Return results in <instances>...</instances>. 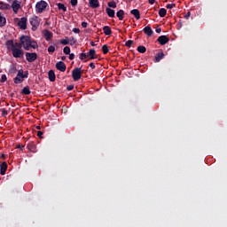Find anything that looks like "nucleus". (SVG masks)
<instances>
[{"mask_svg": "<svg viewBox=\"0 0 227 227\" xmlns=\"http://www.w3.org/2000/svg\"><path fill=\"white\" fill-rule=\"evenodd\" d=\"M20 42L25 51H29L30 49H38V43L31 40L29 35H21L20 37Z\"/></svg>", "mask_w": 227, "mask_h": 227, "instance_id": "1", "label": "nucleus"}, {"mask_svg": "<svg viewBox=\"0 0 227 227\" xmlns=\"http://www.w3.org/2000/svg\"><path fill=\"white\" fill-rule=\"evenodd\" d=\"M82 74H84V70H82V67H75L72 71V77L74 82H77L82 77Z\"/></svg>", "mask_w": 227, "mask_h": 227, "instance_id": "2", "label": "nucleus"}, {"mask_svg": "<svg viewBox=\"0 0 227 227\" xmlns=\"http://www.w3.org/2000/svg\"><path fill=\"white\" fill-rule=\"evenodd\" d=\"M7 49H22V43H14L13 40H8L5 43Z\"/></svg>", "mask_w": 227, "mask_h": 227, "instance_id": "3", "label": "nucleus"}, {"mask_svg": "<svg viewBox=\"0 0 227 227\" xmlns=\"http://www.w3.org/2000/svg\"><path fill=\"white\" fill-rule=\"evenodd\" d=\"M47 6H49V4H47V2L41 0L40 2H38L35 4V9H36V12L37 13H43V10H45V8H47Z\"/></svg>", "mask_w": 227, "mask_h": 227, "instance_id": "4", "label": "nucleus"}, {"mask_svg": "<svg viewBox=\"0 0 227 227\" xmlns=\"http://www.w3.org/2000/svg\"><path fill=\"white\" fill-rule=\"evenodd\" d=\"M25 56H26V59H27V61H28V63H33V62L36 61V59L38 58V54H36V52H26Z\"/></svg>", "mask_w": 227, "mask_h": 227, "instance_id": "5", "label": "nucleus"}, {"mask_svg": "<svg viewBox=\"0 0 227 227\" xmlns=\"http://www.w3.org/2000/svg\"><path fill=\"white\" fill-rule=\"evenodd\" d=\"M14 84H20L24 81V70L20 69L13 79Z\"/></svg>", "mask_w": 227, "mask_h": 227, "instance_id": "6", "label": "nucleus"}, {"mask_svg": "<svg viewBox=\"0 0 227 227\" xmlns=\"http://www.w3.org/2000/svg\"><path fill=\"white\" fill-rule=\"evenodd\" d=\"M13 58H24V51L22 49L11 48Z\"/></svg>", "mask_w": 227, "mask_h": 227, "instance_id": "7", "label": "nucleus"}, {"mask_svg": "<svg viewBox=\"0 0 227 227\" xmlns=\"http://www.w3.org/2000/svg\"><path fill=\"white\" fill-rule=\"evenodd\" d=\"M30 25L32 26V29L33 31H35V29H36V27H38V26H40V20L38 19L37 16H34L29 20Z\"/></svg>", "mask_w": 227, "mask_h": 227, "instance_id": "8", "label": "nucleus"}, {"mask_svg": "<svg viewBox=\"0 0 227 227\" xmlns=\"http://www.w3.org/2000/svg\"><path fill=\"white\" fill-rule=\"evenodd\" d=\"M87 58H89L87 61H91L92 59H98V55H97V51H95L94 49H90L89 52H87Z\"/></svg>", "mask_w": 227, "mask_h": 227, "instance_id": "9", "label": "nucleus"}, {"mask_svg": "<svg viewBox=\"0 0 227 227\" xmlns=\"http://www.w3.org/2000/svg\"><path fill=\"white\" fill-rule=\"evenodd\" d=\"M19 27H20L23 31L27 29V18L22 17L18 22Z\"/></svg>", "mask_w": 227, "mask_h": 227, "instance_id": "10", "label": "nucleus"}, {"mask_svg": "<svg viewBox=\"0 0 227 227\" xmlns=\"http://www.w3.org/2000/svg\"><path fill=\"white\" fill-rule=\"evenodd\" d=\"M55 67L59 72H67V65L63 61L57 62Z\"/></svg>", "mask_w": 227, "mask_h": 227, "instance_id": "11", "label": "nucleus"}, {"mask_svg": "<svg viewBox=\"0 0 227 227\" xmlns=\"http://www.w3.org/2000/svg\"><path fill=\"white\" fill-rule=\"evenodd\" d=\"M14 13H19V10H20V2L14 0L11 5Z\"/></svg>", "mask_w": 227, "mask_h": 227, "instance_id": "12", "label": "nucleus"}, {"mask_svg": "<svg viewBox=\"0 0 227 227\" xmlns=\"http://www.w3.org/2000/svg\"><path fill=\"white\" fill-rule=\"evenodd\" d=\"M157 42H159L160 45H166L169 42V37L167 35H160L158 37Z\"/></svg>", "mask_w": 227, "mask_h": 227, "instance_id": "13", "label": "nucleus"}, {"mask_svg": "<svg viewBox=\"0 0 227 227\" xmlns=\"http://www.w3.org/2000/svg\"><path fill=\"white\" fill-rule=\"evenodd\" d=\"M8 169V164L6 163V161H4L1 165H0V175L4 176L6 175V170Z\"/></svg>", "mask_w": 227, "mask_h": 227, "instance_id": "14", "label": "nucleus"}, {"mask_svg": "<svg viewBox=\"0 0 227 227\" xmlns=\"http://www.w3.org/2000/svg\"><path fill=\"white\" fill-rule=\"evenodd\" d=\"M89 4L90 6V8H98V6H100V3L98 2V0H89Z\"/></svg>", "mask_w": 227, "mask_h": 227, "instance_id": "15", "label": "nucleus"}, {"mask_svg": "<svg viewBox=\"0 0 227 227\" xmlns=\"http://www.w3.org/2000/svg\"><path fill=\"white\" fill-rule=\"evenodd\" d=\"M130 13H131V15H134V17L137 20H139V19H141V13L139 12V10L133 9L130 11Z\"/></svg>", "mask_w": 227, "mask_h": 227, "instance_id": "16", "label": "nucleus"}, {"mask_svg": "<svg viewBox=\"0 0 227 227\" xmlns=\"http://www.w3.org/2000/svg\"><path fill=\"white\" fill-rule=\"evenodd\" d=\"M6 26V17L0 12V27H4Z\"/></svg>", "mask_w": 227, "mask_h": 227, "instance_id": "17", "label": "nucleus"}, {"mask_svg": "<svg viewBox=\"0 0 227 227\" xmlns=\"http://www.w3.org/2000/svg\"><path fill=\"white\" fill-rule=\"evenodd\" d=\"M48 77L51 82H54V81H56V74L54 73V70H50L48 72Z\"/></svg>", "mask_w": 227, "mask_h": 227, "instance_id": "18", "label": "nucleus"}, {"mask_svg": "<svg viewBox=\"0 0 227 227\" xmlns=\"http://www.w3.org/2000/svg\"><path fill=\"white\" fill-rule=\"evenodd\" d=\"M103 31L106 36H111V35H113V31L111 30V27L109 26H105L103 27Z\"/></svg>", "mask_w": 227, "mask_h": 227, "instance_id": "19", "label": "nucleus"}, {"mask_svg": "<svg viewBox=\"0 0 227 227\" xmlns=\"http://www.w3.org/2000/svg\"><path fill=\"white\" fill-rule=\"evenodd\" d=\"M144 33L147 35V36H152V35H153V30L152 29V27L147 26L144 28Z\"/></svg>", "mask_w": 227, "mask_h": 227, "instance_id": "20", "label": "nucleus"}, {"mask_svg": "<svg viewBox=\"0 0 227 227\" xmlns=\"http://www.w3.org/2000/svg\"><path fill=\"white\" fill-rule=\"evenodd\" d=\"M44 38L46 42H49L52 39V32L49 30H44Z\"/></svg>", "mask_w": 227, "mask_h": 227, "instance_id": "21", "label": "nucleus"}, {"mask_svg": "<svg viewBox=\"0 0 227 227\" xmlns=\"http://www.w3.org/2000/svg\"><path fill=\"white\" fill-rule=\"evenodd\" d=\"M164 52L160 51V52H158L156 55H155V63H159L160 61V59H164Z\"/></svg>", "mask_w": 227, "mask_h": 227, "instance_id": "22", "label": "nucleus"}, {"mask_svg": "<svg viewBox=\"0 0 227 227\" xmlns=\"http://www.w3.org/2000/svg\"><path fill=\"white\" fill-rule=\"evenodd\" d=\"M106 13H107L108 17H111V19H114V15H115L114 10L107 7L106 9Z\"/></svg>", "mask_w": 227, "mask_h": 227, "instance_id": "23", "label": "nucleus"}, {"mask_svg": "<svg viewBox=\"0 0 227 227\" xmlns=\"http://www.w3.org/2000/svg\"><path fill=\"white\" fill-rule=\"evenodd\" d=\"M125 15V12L123 10H120L116 12V17L119 18V20H123V16Z\"/></svg>", "mask_w": 227, "mask_h": 227, "instance_id": "24", "label": "nucleus"}, {"mask_svg": "<svg viewBox=\"0 0 227 227\" xmlns=\"http://www.w3.org/2000/svg\"><path fill=\"white\" fill-rule=\"evenodd\" d=\"M10 8H12V6L8 4H4V3H0V10H10Z\"/></svg>", "mask_w": 227, "mask_h": 227, "instance_id": "25", "label": "nucleus"}, {"mask_svg": "<svg viewBox=\"0 0 227 227\" xmlns=\"http://www.w3.org/2000/svg\"><path fill=\"white\" fill-rule=\"evenodd\" d=\"M168 13V11L164 8H160L159 10V16L161 17V18H164L166 17V14Z\"/></svg>", "mask_w": 227, "mask_h": 227, "instance_id": "26", "label": "nucleus"}, {"mask_svg": "<svg viewBox=\"0 0 227 227\" xmlns=\"http://www.w3.org/2000/svg\"><path fill=\"white\" fill-rule=\"evenodd\" d=\"M22 95H31V90H29V88L24 87L21 90Z\"/></svg>", "mask_w": 227, "mask_h": 227, "instance_id": "27", "label": "nucleus"}, {"mask_svg": "<svg viewBox=\"0 0 227 227\" xmlns=\"http://www.w3.org/2000/svg\"><path fill=\"white\" fill-rule=\"evenodd\" d=\"M57 6H58L59 10H62L64 12H67V6H65L63 4L59 3L57 4Z\"/></svg>", "mask_w": 227, "mask_h": 227, "instance_id": "28", "label": "nucleus"}, {"mask_svg": "<svg viewBox=\"0 0 227 227\" xmlns=\"http://www.w3.org/2000/svg\"><path fill=\"white\" fill-rule=\"evenodd\" d=\"M137 51L140 52V54H145L146 52V47L145 46H138Z\"/></svg>", "mask_w": 227, "mask_h": 227, "instance_id": "29", "label": "nucleus"}, {"mask_svg": "<svg viewBox=\"0 0 227 227\" xmlns=\"http://www.w3.org/2000/svg\"><path fill=\"white\" fill-rule=\"evenodd\" d=\"M55 51H56V47H55L54 45H50V46L48 47V52H49L50 54H52L53 52H55Z\"/></svg>", "mask_w": 227, "mask_h": 227, "instance_id": "30", "label": "nucleus"}, {"mask_svg": "<svg viewBox=\"0 0 227 227\" xmlns=\"http://www.w3.org/2000/svg\"><path fill=\"white\" fill-rule=\"evenodd\" d=\"M103 54H107L109 52V46L107 44H105L102 46Z\"/></svg>", "mask_w": 227, "mask_h": 227, "instance_id": "31", "label": "nucleus"}, {"mask_svg": "<svg viewBox=\"0 0 227 227\" xmlns=\"http://www.w3.org/2000/svg\"><path fill=\"white\" fill-rule=\"evenodd\" d=\"M60 43L62 45H68V43H70V42L68 41V37H67L66 39H61Z\"/></svg>", "mask_w": 227, "mask_h": 227, "instance_id": "32", "label": "nucleus"}, {"mask_svg": "<svg viewBox=\"0 0 227 227\" xmlns=\"http://www.w3.org/2000/svg\"><path fill=\"white\" fill-rule=\"evenodd\" d=\"M86 58H88V53H81L79 59H81V61H84V59H86Z\"/></svg>", "mask_w": 227, "mask_h": 227, "instance_id": "33", "label": "nucleus"}, {"mask_svg": "<svg viewBox=\"0 0 227 227\" xmlns=\"http://www.w3.org/2000/svg\"><path fill=\"white\" fill-rule=\"evenodd\" d=\"M176 4H168L166 5V8H168V10H173V8H176Z\"/></svg>", "mask_w": 227, "mask_h": 227, "instance_id": "34", "label": "nucleus"}, {"mask_svg": "<svg viewBox=\"0 0 227 227\" xmlns=\"http://www.w3.org/2000/svg\"><path fill=\"white\" fill-rule=\"evenodd\" d=\"M108 6L109 8H116V2L114 1L108 2Z\"/></svg>", "mask_w": 227, "mask_h": 227, "instance_id": "35", "label": "nucleus"}, {"mask_svg": "<svg viewBox=\"0 0 227 227\" xmlns=\"http://www.w3.org/2000/svg\"><path fill=\"white\" fill-rule=\"evenodd\" d=\"M63 51H64V54H67V55L70 54V47L66 46L64 47Z\"/></svg>", "mask_w": 227, "mask_h": 227, "instance_id": "36", "label": "nucleus"}, {"mask_svg": "<svg viewBox=\"0 0 227 227\" xmlns=\"http://www.w3.org/2000/svg\"><path fill=\"white\" fill-rule=\"evenodd\" d=\"M133 43H134V41L129 40L126 42L125 45H126V47H132Z\"/></svg>", "mask_w": 227, "mask_h": 227, "instance_id": "37", "label": "nucleus"}, {"mask_svg": "<svg viewBox=\"0 0 227 227\" xmlns=\"http://www.w3.org/2000/svg\"><path fill=\"white\" fill-rule=\"evenodd\" d=\"M35 145L33 143H30V144L27 145L28 150L33 151V150H35Z\"/></svg>", "mask_w": 227, "mask_h": 227, "instance_id": "38", "label": "nucleus"}, {"mask_svg": "<svg viewBox=\"0 0 227 227\" xmlns=\"http://www.w3.org/2000/svg\"><path fill=\"white\" fill-rule=\"evenodd\" d=\"M77 0H71V2H70V4H71V6H74V7H75V6H77Z\"/></svg>", "mask_w": 227, "mask_h": 227, "instance_id": "39", "label": "nucleus"}, {"mask_svg": "<svg viewBox=\"0 0 227 227\" xmlns=\"http://www.w3.org/2000/svg\"><path fill=\"white\" fill-rule=\"evenodd\" d=\"M6 74H2V76H1V82H6Z\"/></svg>", "mask_w": 227, "mask_h": 227, "instance_id": "40", "label": "nucleus"}, {"mask_svg": "<svg viewBox=\"0 0 227 227\" xmlns=\"http://www.w3.org/2000/svg\"><path fill=\"white\" fill-rule=\"evenodd\" d=\"M8 115V111L6 109H2V116H7Z\"/></svg>", "mask_w": 227, "mask_h": 227, "instance_id": "41", "label": "nucleus"}, {"mask_svg": "<svg viewBox=\"0 0 227 227\" xmlns=\"http://www.w3.org/2000/svg\"><path fill=\"white\" fill-rule=\"evenodd\" d=\"M69 59L72 61L73 59H75V54L69 53Z\"/></svg>", "mask_w": 227, "mask_h": 227, "instance_id": "42", "label": "nucleus"}, {"mask_svg": "<svg viewBox=\"0 0 227 227\" xmlns=\"http://www.w3.org/2000/svg\"><path fill=\"white\" fill-rule=\"evenodd\" d=\"M89 67L92 69L95 70L96 67H95V63L91 62L89 64Z\"/></svg>", "mask_w": 227, "mask_h": 227, "instance_id": "43", "label": "nucleus"}, {"mask_svg": "<svg viewBox=\"0 0 227 227\" xmlns=\"http://www.w3.org/2000/svg\"><path fill=\"white\" fill-rule=\"evenodd\" d=\"M82 27L83 28L88 27V22H85V21L82 22Z\"/></svg>", "mask_w": 227, "mask_h": 227, "instance_id": "44", "label": "nucleus"}, {"mask_svg": "<svg viewBox=\"0 0 227 227\" xmlns=\"http://www.w3.org/2000/svg\"><path fill=\"white\" fill-rule=\"evenodd\" d=\"M67 91H72V90H74V85H68L67 87Z\"/></svg>", "mask_w": 227, "mask_h": 227, "instance_id": "45", "label": "nucleus"}, {"mask_svg": "<svg viewBox=\"0 0 227 227\" xmlns=\"http://www.w3.org/2000/svg\"><path fill=\"white\" fill-rule=\"evenodd\" d=\"M189 17H191V12H188L184 15V19H186V20H188Z\"/></svg>", "mask_w": 227, "mask_h": 227, "instance_id": "46", "label": "nucleus"}, {"mask_svg": "<svg viewBox=\"0 0 227 227\" xmlns=\"http://www.w3.org/2000/svg\"><path fill=\"white\" fill-rule=\"evenodd\" d=\"M73 33L79 34L81 30L79 28H73Z\"/></svg>", "mask_w": 227, "mask_h": 227, "instance_id": "47", "label": "nucleus"}, {"mask_svg": "<svg viewBox=\"0 0 227 227\" xmlns=\"http://www.w3.org/2000/svg\"><path fill=\"white\" fill-rule=\"evenodd\" d=\"M16 147L19 148L20 150H24V145H22L20 144L17 145Z\"/></svg>", "mask_w": 227, "mask_h": 227, "instance_id": "48", "label": "nucleus"}, {"mask_svg": "<svg viewBox=\"0 0 227 227\" xmlns=\"http://www.w3.org/2000/svg\"><path fill=\"white\" fill-rule=\"evenodd\" d=\"M29 75V73L26 72L25 74H23V79H27Z\"/></svg>", "mask_w": 227, "mask_h": 227, "instance_id": "49", "label": "nucleus"}, {"mask_svg": "<svg viewBox=\"0 0 227 227\" xmlns=\"http://www.w3.org/2000/svg\"><path fill=\"white\" fill-rule=\"evenodd\" d=\"M155 31H156V33H161L162 28L158 27H156Z\"/></svg>", "mask_w": 227, "mask_h": 227, "instance_id": "50", "label": "nucleus"}, {"mask_svg": "<svg viewBox=\"0 0 227 227\" xmlns=\"http://www.w3.org/2000/svg\"><path fill=\"white\" fill-rule=\"evenodd\" d=\"M37 136H38V137H42V136H43V131H38Z\"/></svg>", "mask_w": 227, "mask_h": 227, "instance_id": "51", "label": "nucleus"}, {"mask_svg": "<svg viewBox=\"0 0 227 227\" xmlns=\"http://www.w3.org/2000/svg\"><path fill=\"white\" fill-rule=\"evenodd\" d=\"M149 4H153L155 3V0H148Z\"/></svg>", "mask_w": 227, "mask_h": 227, "instance_id": "52", "label": "nucleus"}, {"mask_svg": "<svg viewBox=\"0 0 227 227\" xmlns=\"http://www.w3.org/2000/svg\"><path fill=\"white\" fill-rule=\"evenodd\" d=\"M90 45H91L92 47H95V45H97V44H95V43H94L93 41H91V42H90Z\"/></svg>", "mask_w": 227, "mask_h": 227, "instance_id": "53", "label": "nucleus"}, {"mask_svg": "<svg viewBox=\"0 0 227 227\" xmlns=\"http://www.w3.org/2000/svg\"><path fill=\"white\" fill-rule=\"evenodd\" d=\"M61 59H62V61H65L67 59V57L66 56H62Z\"/></svg>", "mask_w": 227, "mask_h": 227, "instance_id": "54", "label": "nucleus"}, {"mask_svg": "<svg viewBox=\"0 0 227 227\" xmlns=\"http://www.w3.org/2000/svg\"><path fill=\"white\" fill-rule=\"evenodd\" d=\"M14 0H7L8 3H13Z\"/></svg>", "mask_w": 227, "mask_h": 227, "instance_id": "55", "label": "nucleus"}, {"mask_svg": "<svg viewBox=\"0 0 227 227\" xmlns=\"http://www.w3.org/2000/svg\"><path fill=\"white\" fill-rule=\"evenodd\" d=\"M37 130H40V126H36Z\"/></svg>", "mask_w": 227, "mask_h": 227, "instance_id": "56", "label": "nucleus"}, {"mask_svg": "<svg viewBox=\"0 0 227 227\" xmlns=\"http://www.w3.org/2000/svg\"><path fill=\"white\" fill-rule=\"evenodd\" d=\"M1 157H2V159H4V154H2V156H1Z\"/></svg>", "mask_w": 227, "mask_h": 227, "instance_id": "57", "label": "nucleus"}, {"mask_svg": "<svg viewBox=\"0 0 227 227\" xmlns=\"http://www.w3.org/2000/svg\"><path fill=\"white\" fill-rule=\"evenodd\" d=\"M72 40L74 41V43H75V40L74 38Z\"/></svg>", "mask_w": 227, "mask_h": 227, "instance_id": "58", "label": "nucleus"}]
</instances>
